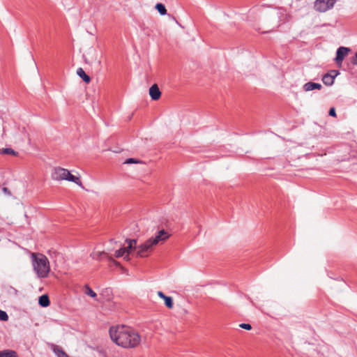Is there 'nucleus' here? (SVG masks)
<instances>
[{"instance_id":"f257e3e1","label":"nucleus","mask_w":357,"mask_h":357,"mask_svg":"<svg viewBox=\"0 0 357 357\" xmlns=\"http://www.w3.org/2000/svg\"><path fill=\"white\" fill-rule=\"evenodd\" d=\"M109 335L112 340L123 348H134L139 344V335L132 328L126 326L111 327Z\"/></svg>"},{"instance_id":"f03ea898","label":"nucleus","mask_w":357,"mask_h":357,"mask_svg":"<svg viewBox=\"0 0 357 357\" xmlns=\"http://www.w3.org/2000/svg\"><path fill=\"white\" fill-rule=\"evenodd\" d=\"M128 246L121 248L115 252L114 256L116 258L124 257V259L129 260V255L136 250L135 255L137 257H145L153 250V245H156V236H152L144 244L136 247L137 241L135 240L126 239Z\"/></svg>"},{"instance_id":"7ed1b4c3","label":"nucleus","mask_w":357,"mask_h":357,"mask_svg":"<svg viewBox=\"0 0 357 357\" xmlns=\"http://www.w3.org/2000/svg\"><path fill=\"white\" fill-rule=\"evenodd\" d=\"M31 263L34 272L40 278L47 277L50 271V261L47 257L42 253H31Z\"/></svg>"},{"instance_id":"20e7f679","label":"nucleus","mask_w":357,"mask_h":357,"mask_svg":"<svg viewBox=\"0 0 357 357\" xmlns=\"http://www.w3.org/2000/svg\"><path fill=\"white\" fill-rule=\"evenodd\" d=\"M52 178L55 181L67 180L82 187V183L79 177L71 174L68 169L60 167H57L54 169L53 172L52 173Z\"/></svg>"},{"instance_id":"39448f33","label":"nucleus","mask_w":357,"mask_h":357,"mask_svg":"<svg viewBox=\"0 0 357 357\" xmlns=\"http://www.w3.org/2000/svg\"><path fill=\"white\" fill-rule=\"evenodd\" d=\"M282 16V12L278 9L270 10L264 14V22L270 27L268 31H271L280 26Z\"/></svg>"},{"instance_id":"423d86ee","label":"nucleus","mask_w":357,"mask_h":357,"mask_svg":"<svg viewBox=\"0 0 357 357\" xmlns=\"http://www.w3.org/2000/svg\"><path fill=\"white\" fill-rule=\"evenodd\" d=\"M337 0H316L314 8L319 13H325L332 9Z\"/></svg>"},{"instance_id":"0eeeda50","label":"nucleus","mask_w":357,"mask_h":357,"mask_svg":"<svg viewBox=\"0 0 357 357\" xmlns=\"http://www.w3.org/2000/svg\"><path fill=\"white\" fill-rule=\"evenodd\" d=\"M350 52V49L345 47H340L337 49L336 53L335 61L337 63L340 64L342 62L344 57L348 54Z\"/></svg>"},{"instance_id":"6e6552de","label":"nucleus","mask_w":357,"mask_h":357,"mask_svg":"<svg viewBox=\"0 0 357 357\" xmlns=\"http://www.w3.org/2000/svg\"><path fill=\"white\" fill-rule=\"evenodd\" d=\"M102 256L106 257L110 261L113 262L115 265H116V266L119 265V262L114 260L112 258V257H109L108 255V254L104 251L103 252H93L91 254V257L93 259H96V260H100Z\"/></svg>"},{"instance_id":"1a4fd4ad","label":"nucleus","mask_w":357,"mask_h":357,"mask_svg":"<svg viewBox=\"0 0 357 357\" xmlns=\"http://www.w3.org/2000/svg\"><path fill=\"white\" fill-rule=\"evenodd\" d=\"M337 74V73L335 71H332L331 73H327L324 75L322 78L323 82L327 86L332 85L334 82V79Z\"/></svg>"},{"instance_id":"9d476101","label":"nucleus","mask_w":357,"mask_h":357,"mask_svg":"<svg viewBox=\"0 0 357 357\" xmlns=\"http://www.w3.org/2000/svg\"><path fill=\"white\" fill-rule=\"evenodd\" d=\"M172 236V234L168 231L163 229L158 230V244L161 242H165L169 238Z\"/></svg>"},{"instance_id":"9b49d317","label":"nucleus","mask_w":357,"mask_h":357,"mask_svg":"<svg viewBox=\"0 0 357 357\" xmlns=\"http://www.w3.org/2000/svg\"><path fill=\"white\" fill-rule=\"evenodd\" d=\"M158 296L162 298L166 307L169 309H172L174 307L173 299L171 296H165L162 291H158Z\"/></svg>"},{"instance_id":"f8f14e48","label":"nucleus","mask_w":357,"mask_h":357,"mask_svg":"<svg viewBox=\"0 0 357 357\" xmlns=\"http://www.w3.org/2000/svg\"><path fill=\"white\" fill-rule=\"evenodd\" d=\"M322 86L319 83H314L312 82H309L303 85V89L305 91H310L314 89H321Z\"/></svg>"},{"instance_id":"ddd939ff","label":"nucleus","mask_w":357,"mask_h":357,"mask_svg":"<svg viewBox=\"0 0 357 357\" xmlns=\"http://www.w3.org/2000/svg\"><path fill=\"white\" fill-rule=\"evenodd\" d=\"M77 75L81 77L86 83H89L91 81V78L89 75H87L84 70L82 68H79L77 70Z\"/></svg>"},{"instance_id":"4468645a","label":"nucleus","mask_w":357,"mask_h":357,"mask_svg":"<svg viewBox=\"0 0 357 357\" xmlns=\"http://www.w3.org/2000/svg\"><path fill=\"white\" fill-rule=\"evenodd\" d=\"M50 299L47 295H42L39 297L38 303L42 307H47L50 305Z\"/></svg>"},{"instance_id":"2eb2a0df","label":"nucleus","mask_w":357,"mask_h":357,"mask_svg":"<svg viewBox=\"0 0 357 357\" xmlns=\"http://www.w3.org/2000/svg\"><path fill=\"white\" fill-rule=\"evenodd\" d=\"M0 357H17V355L15 351L8 349L0 351Z\"/></svg>"},{"instance_id":"dca6fc26","label":"nucleus","mask_w":357,"mask_h":357,"mask_svg":"<svg viewBox=\"0 0 357 357\" xmlns=\"http://www.w3.org/2000/svg\"><path fill=\"white\" fill-rule=\"evenodd\" d=\"M54 352L57 356V357H69L68 354L62 349V348L57 346L54 348Z\"/></svg>"},{"instance_id":"f3484780","label":"nucleus","mask_w":357,"mask_h":357,"mask_svg":"<svg viewBox=\"0 0 357 357\" xmlns=\"http://www.w3.org/2000/svg\"><path fill=\"white\" fill-rule=\"evenodd\" d=\"M84 293L93 298H96L97 297L96 293L94 291H93L89 285L85 286Z\"/></svg>"},{"instance_id":"a211bd4d","label":"nucleus","mask_w":357,"mask_h":357,"mask_svg":"<svg viewBox=\"0 0 357 357\" xmlns=\"http://www.w3.org/2000/svg\"><path fill=\"white\" fill-rule=\"evenodd\" d=\"M149 95L153 100H156V83L153 84L149 89Z\"/></svg>"},{"instance_id":"6ab92c4d","label":"nucleus","mask_w":357,"mask_h":357,"mask_svg":"<svg viewBox=\"0 0 357 357\" xmlns=\"http://www.w3.org/2000/svg\"><path fill=\"white\" fill-rule=\"evenodd\" d=\"M0 153H2V154H9V155H17V153L16 151H15L13 149H10V148L3 149L0 151Z\"/></svg>"},{"instance_id":"aec40b11","label":"nucleus","mask_w":357,"mask_h":357,"mask_svg":"<svg viewBox=\"0 0 357 357\" xmlns=\"http://www.w3.org/2000/svg\"><path fill=\"white\" fill-rule=\"evenodd\" d=\"M157 10L160 15H167V9L165 8V6L163 4L158 3Z\"/></svg>"},{"instance_id":"412c9836","label":"nucleus","mask_w":357,"mask_h":357,"mask_svg":"<svg viewBox=\"0 0 357 357\" xmlns=\"http://www.w3.org/2000/svg\"><path fill=\"white\" fill-rule=\"evenodd\" d=\"M140 162V160L135 158H128L124 162L125 164H138Z\"/></svg>"},{"instance_id":"4be33fe9","label":"nucleus","mask_w":357,"mask_h":357,"mask_svg":"<svg viewBox=\"0 0 357 357\" xmlns=\"http://www.w3.org/2000/svg\"><path fill=\"white\" fill-rule=\"evenodd\" d=\"M8 316L5 311L0 310V320L1 321H8Z\"/></svg>"},{"instance_id":"5701e85b","label":"nucleus","mask_w":357,"mask_h":357,"mask_svg":"<svg viewBox=\"0 0 357 357\" xmlns=\"http://www.w3.org/2000/svg\"><path fill=\"white\" fill-rule=\"evenodd\" d=\"M239 326L241 328H243V329H245V330H251L252 328V326L250 324H241L239 325Z\"/></svg>"},{"instance_id":"b1692460","label":"nucleus","mask_w":357,"mask_h":357,"mask_svg":"<svg viewBox=\"0 0 357 357\" xmlns=\"http://www.w3.org/2000/svg\"><path fill=\"white\" fill-rule=\"evenodd\" d=\"M329 115L331 116H333V117L336 116L335 109L334 107H332V108L330 109V110H329Z\"/></svg>"},{"instance_id":"393cba45","label":"nucleus","mask_w":357,"mask_h":357,"mask_svg":"<svg viewBox=\"0 0 357 357\" xmlns=\"http://www.w3.org/2000/svg\"><path fill=\"white\" fill-rule=\"evenodd\" d=\"M2 191L3 192V193H5L6 195H7L8 196L11 195V192H10V190L6 187H3L2 188Z\"/></svg>"},{"instance_id":"a878e982","label":"nucleus","mask_w":357,"mask_h":357,"mask_svg":"<svg viewBox=\"0 0 357 357\" xmlns=\"http://www.w3.org/2000/svg\"><path fill=\"white\" fill-rule=\"evenodd\" d=\"M352 63L354 64H357V52L355 54V56L353 59Z\"/></svg>"},{"instance_id":"bb28decb","label":"nucleus","mask_w":357,"mask_h":357,"mask_svg":"<svg viewBox=\"0 0 357 357\" xmlns=\"http://www.w3.org/2000/svg\"><path fill=\"white\" fill-rule=\"evenodd\" d=\"M160 96H161V92L160 91L159 89L158 88V92H157L158 99L160 98Z\"/></svg>"},{"instance_id":"cd10ccee","label":"nucleus","mask_w":357,"mask_h":357,"mask_svg":"<svg viewBox=\"0 0 357 357\" xmlns=\"http://www.w3.org/2000/svg\"><path fill=\"white\" fill-rule=\"evenodd\" d=\"M168 17L170 19V20H174V17L169 15H168Z\"/></svg>"},{"instance_id":"c85d7f7f","label":"nucleus","mask_w":357,"mask_h":357,"mask_svg":"<svg viewBox=\"0 0 357 357\" xmlns=\"http://www.w3.org/2000/svg\"><path fill=\"white\" fill-rule=\"evenodd\" d=\"M256 29H257L258 31H259V30H260V28L257 27V28H256Z\"/></svg>"}]
</instances>
